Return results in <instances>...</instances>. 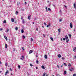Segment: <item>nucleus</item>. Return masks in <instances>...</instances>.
Wrapping results in <instances>:
<instances>
[{
    "instance_id": "f257e3e1",
    "label": "nucleus",
    "mask_w": 76,
    "mask_h": 76,
    "mask_svg": "<svg viewBox=\"0 0 76 76\" xmlns=\"http://www.w3.org/2000/svg\"><path fill=\"white\" fill-rule=\"evenodd\" d=\"M70 71H73L74 70V68H71V69H69Z\"/></svg>"
},
{
    "instance_id": "f03ea898",
    "label": "nucleus",
    "mask_w": 76,
    "mask_h": 76,
    "mask_svg": "<svg viewBox=\"0 0 76 76\" xmlns=\"http://www.w3.org/2000/svg\"><path fill=\"white\" fill-rule=\"evenodd\" d=\"M76 4L74 3V7L75 9V10H76Z\"/></svg>"
},
{
    "instance_id": "7ed1b4c3",
    "label": "nucleus",
    "mask_w": 76,
    "mask_h": 76,
    "mask_svg": "<svg viewBox=\"0 0 76 76\" xmlns=\"http://www.w3.org/2000/svg\"><path fill=\"white\" fill-rule=\"evenodd\" d=\"M70 27H71V28H73V26H72V23H70Z\"/></svg>"
},
{
    "instance_id": "20e7f679",
    "label": "nucleus",
    "mask_w": 76,
    "mask_h": 76,
    "mask_svg": "<svg viewBox=\"0 0 76 76\" xmlns=\"http://www.w3.org/2000/svg\"><path fill=\"white\" fill-rule=\"evenodd\" d=\"M31 15H29L28 17V19H29V20H30V19H31Z\"/></svg>"
},
{
    "instance_id": "39448f33",
    "label": "nucleus",
    "mask_w": 76,
    "mask_h": 76,
    "mask_svg": "<svg viewBox=\"0 0 76 76\" xmlns=\"http://www.w3.org/2000/svg\"><path fill=\"white\" fill-rule=\"evenodd\" d=\"M66 39V42L67 43H68L69 42V39Z\"/></svg>"
},
{
    "instance_id": "423d86ee",
    "label": "nucleus",
    "mask_w": 76,
    "mask_h": 76,
    "mask_svg": "<svg viewBox=\"0 0 76 76\" xmlns=\"http://www.w3.org/2000/svg\"><path fill=\"white\" fill-rule=\"evenodd\" d=\"M7 73H9V71L7 70V72H6L5 75L6 76V75H7Z\"/></svg>"
},
{
    "instance_id": "0eeeda50",
    "label": "nucleus",
    "mask_w": 76,
    "mask_h": 76,
    "mask_svg": "<svg viewBox=\"0 0 76 76\" xmlns=\"http://www.w3.org/2000/svg\"><path fill=\"white\" fill-rule=\"evenodd\" d=\"M32 52H33V50H30L29 52V54H31V53H32Z\"/></svg>"
},
{
    "instance_id": "6e6552de",
    "label": "nucleus",
    "mask_w": 76,
    "mask_h": 76,
    "mask_svg": "<svg viewBox=\"0 0 76 76\" xmlns=\"http://www.w3.org/2000/svg\"><path fill=\"white\" fill-rule=\"evenodd\" d=\"M76 47H75L73 49V51L75 52L76 51Z\"/></svg>"
},
{
    "instance_id": "1a4fd4ad",
    "label": "nucleus",
    "mask_w": 76,
    "mask_h": 76,
    "mask_svg": "<svg viewBox=\"0 0 76 76\" xmlns=\"http://www.w3.org/2000/svg\"><path fill=\"white\" fill-rule=\"evenodd\" d=\"M4 38L5 39L6 41H7V37H6L5 36H4Z\"/></svg>"
},
{
    "instance_id": "9d476101",
    "label": "nucleus",
    "mask_w": 76,
    "mask_h": 76,
    "mask_svg": "<svg viewBox=\"0 0 76 76\" xmlns=\"http://www.w3.org/2000/svg\"><path fill=\"white\" fill-rule=\"evenodd\" d=\"M45 58V59H47V56L46 55H45L44 56Z\"/></svg>"
},
{
    "instance_id": "9b49d317",
    "label": "nucleus",
    "mask_w": 76,
    "mask_h": 76,
    "mask_svg": "<svg viewBox=\"0 0 76 76\" xmlns=\"http://www.w3.org/2000/svg\"><path fill=\"white\" fill-rule=\"evenodd\" d=\"M58 57L59 58H60V57H61V55L59 54L58 55Z\"/></svg>"
},
{
    "instance_id": "f8f14e48",
    "label": "nucleus",
    "mask_w": 76,
    "mask_h": 76,
    "mask_svg": "<svg viewBox=\"0 0 76 76\" xmlns=\"http://www.w3.org/2000/svg\"><path fill=\"white\" fill-rule=\"evenodd\" d=\"M48 11H49V12H51V9H50V8H48Z\"/></svg>"
},
{
    "instance_id": "ddd939ff",
    "label": "nucleus",
    "mask_w": 76,
    "mask_h": 76,
    "mask_svg": "<svg viewBox=\"0 0 76 76\" xmlns=\"http://www.w3.org/2000/svg\"><path fill=\"white\" fill-rule=\"evenodd\" d=\"M5 48H7V44H5Z\"/></svg>"
},
{
    "instance_id": "4468645a",
    "label": "nucleus",
    "mask_w": 76,
    "mask_h": 76,
    "mask_svg": "<svg viewBox=\"0 0 76 76\" xmlns=\"http://www.w3.org/2000/svg\"><path fill=\"white\" fill-rule=\"evenodd\" d=\"M42 68L43 69H45V67H44V66H42Z\"/></svg>"
},
{
    "instance_id": "2eb2a0df",
    "label": "nucleus",
    "mask_w": 76,
    "mask_h": 76,
    "mask_svg": "<svg viewBox=\"0 0 76 76\" xmlns=\"http://www.w3.org/2000/svg\"><path fill=\"white\" fill-rule=\"evenodd\" d=\"M20 2H17V5L18 6H19V5H20Z\"/></svg>"
},
{
    "instance_id": "dca6fc26",
    "label": "nucleus",
    "mask_w": 76,
    "mask_h": 76,
    "mask_svg": "<svg viewBox=\"0 0 76 76\" xmlns=\"http://www.w3.org/2000/svg\"><path fill=\"white\" fill-rule=\"evenodd\" d=\"M65 39H68V37H67V35H66V36H65Z\"/></svg>"
},
{
    "instance_id": "f3484780",
    "label": "nucleus",
    "mask_w": 76,
    "mask_h": 76,
    "mask_svg": "<svg viewBox=\"0 0 76 76\" xmlns=\"http://www.w3.org/2000/svg\"><path fill=\"white\" fill-rule=\"evenodd\" d=\"M22 22L23 23H25V21H24V20L23 19L22 20Z\"/></svg>"
},
{
    "instance_id": "a211bd4d",
    "label": "nucleus",
    "mask_w": 76,
    "mask_h": 76,
    "mask_svg": "<svg viewBox=\"0 0 76 76\" xmlns=\"http://www.w3.org/2000/svg\"><path fill=\"white\" fill-rule=\"evenodd\" d=\"M11 20H12V22H14V19L12 18L11 19Z\"/></svg>"
},
{
    "instance_id": "6ab92c4d",
    "label": "nucleus",
    "mask_w": 76,
    "mask_h": 76,
    "mask_svg": "<svg viewBox=\"0 0 76 76\" xmlns=\"http://www.w3.org/2000/svg\"><path fill=\"white\" fill-rule=\"evenodd\" d=\"M46 74V73L45 72H44L43 73V75L42 76H45V75Z\"/></svg>"
},
{
    "instance_id": "aec40b11",
    "label": "nucleus",
    "mask_w": 76,
    "mask_h": 76,
    "mask_svg": "<svg viewBox=\"0 0 76 76\" xmlns=\"http://www.w3.org/2000/svg\"><path fill=\"white\" fill-rule=\"evenodd\" d=\"M66 70H65L64 71V75H66Z\"/></svg>"
},
{
    "instance_id": "412c9836",
    "label": "nucleus",
    "mask_w": 76,
    "mask_h": 76,
    "mask_svg": "<svg viewBox=\"0 0 76 76\" xmlns=\"http://www.w3.org/2000/svg\"><path fill=\"white\" fill-rule=\"evenodd\" d=\"M61 28H59L58 29V32H61Z\"/></svg>"
},
{
    "instance_id": "4be33fe9",
    "label": "nucleus",
    "mask_w": 76,
    "mask_h": 76,
    "mask_svg": "<svg viewBox=\"0 0 76 76\" xmlns=\"http://www.w3.org/2000/svg\"><path fill=\"white\" fill-rule=\"evenodd\" d=\"M62 60H65V58L62 57L61 58Z\"/></svg>"
},
{
    "instance_id": "5701e85b",
    "label": "nucleus",
    "mask_w": 76,
    "mask_h": 76,
    "mask_svg": "<svg viewBox=\"0 0 76 76\" xmlns=\"http://www.w3.org/2000/svg\"><path fill=\"white\" fill-rule=\"evenodd\" d=\"M23 39H24L25 38V36L24 35H23Z\"/></svg>"
},
{
    "instance_id": "b1692460",
    "label": "nucleus",
    "mask_w": 76,
    "mask_h": 76,
    "mask_svg": "<svg viewBox=\"0 0 76 76\" xmlns=\"http://www.w3.org/2000/svg\"><path fill=\"white\" fill-rule=\"evenodd\" d=\"M59 13H60V14H61V13H62L61 10H60Z\"/></svg>"
},
{
    "instance_id": "393cba45",
    "label": "nucleus",
    "mask_w": 76,
    "mask_h": 76,
    "mask_svg": "<svg viewBox=\"0 0 76 76\" xmlns=\"http://www.w3.org/2000/svg\"><path fill=\"white\" fill-rule=\"evenodd\" d=\"M45 9L46 10V12H48V9H47V7H45Z\"/></svg>"
},
{
    "instance_id": "a878e982",
    "label": "nucleus",
    "mask_w": 76,
    "mask_h": 76,
    "mask_svg": "<svg viewBox=\"0 0 76 76\" xmlns=\"http://www.w3.org/2000/svg\"><path fill=\"white\" fill-rule=\"evenodd\" d=\"M38 60H36V63H38Z\"/></svg>"
},
{
    "instance_id": "bb28decb",
    "label": "nucleus",
    "mask_w": 76,
    "mask_h": 76,
    "mask_svg": "<svg viewBox=\"0 0 76 76\" xmlns=\"http://www.w3.org/2000/svg\"><path fill=\"white\" fill-rule=\"evenodd\" d=\"M33 39H32V38H31V42H32V41H33Z\"/></svg>"
},
{
    "instance_id": "cd10ccee",
    "label": "nucleus",
    "mask_w": 76,
    "mask_h": 76,
    "mask_svg": "<svg viewBox=\"0 0 76 76\" xmlns=\"http://www.w3.org/2000/svg\"><path fill=\"white\" fill-rule=\"evenodd\" d=\"M50 39H51L52 41H53V37H51Z\"/></svg>"
},
{
    "instance_id": "c85d7f7f",
    "label": "nucleus",
    "mask_w": 76,
    "mask_h": 76,
    "mask_svg": "<svg viewBox=\"0 0 76 76\" xmlns=\"http://www.w3.org/2000/svg\"><path fill=\"white\" fill-rule=\"evenodd\" d=\"M3 23H6V20L4 21Z\"/></svg>"
},
{
    "instance_id": "c756f323",
    "label": "nucleus",
    "mask_w": 76,
    "mask_h": 76,
    "mask_svg": "<svg viewBox=\"0 0 76 76\" xmlns=\"http://www.w3.org/2000/svg\"><path fill=\"white\" fill-rule=\"evenodd\" d=\"M64 66H67V65H66V63H64Z\"/></svg>"
},
{
    "instance_id": "7c9ffc66",
    "label": "nucleus",
    "mask_w": 76,
    "mask_h": 76,
    "mask_svg": "<svg viewBox=\"0 0 76 76\" xmlns=\"http://www.w3.org/2000/svg\"><path fill=\"white\" fill-rule=\"evenodd\" d=\"M68 66L69 67H70V66H71V64H69Z\"/></svg>"
},
{
    "instance_id": "2f4dec72",
    "label": "nucleus",
    "mask_w": 76,
    "mask_h": 76,
    "mask_svg": "<svg viewBox=\"0 0 76 76\" xmlns=\"http://www.w3.org/2000/svg\"><path fill=\"white\" fill-rule=\"evenodd\" d=\"M23 32H24V31H23V30H21V33H23Z\"/></svg>"
},
{
    "instance_id": "473e14b6",
    "label": "nucleus",
    "mask_w": 76,
    "mask_h": 76,
    "mask_svg": "<svg viewBox=\"0 0 76 76\" xmlns=\"http://www.w3.org/2000/svg\"><path fill=\"white\" fill-rule=\"evenodd\" d=\"M69 38H71V34H69Z\"/></svg>"
},
{
    "instance_id": "72a5a7b5",
    "label": "nucleus",
    "mask_w": 76,
    "mask_h": 76,
    "mask_svg": "<svg viewBox=\"0 0 76 76\" xmlns=\"http://www.w3.org/2000/svg\"><path fill=\"white\" fill-rule=\"evenodd\" d=\"M59 22H61L62 21V20L61 19H60L59 20Z\"/></svg>"
},
{
    "instance_id": "f704fd0d",
    "label": "nucleus",
    "mask_w": 76,
    "mask_h": 76,
    "mask_svg": "<svg viewBox=\"0 0 76 76\" xmlns=\"http://www.w3.org/2000/svg\"><path fill=\"white\" fill-rule=\"evenodd\" d=\"M48 25H49V26H51V23H49Z\"/></svg>"
},
{
    "instance_id": "c9c22d12",
    "label": "nucleus",
    "mask_w": 76,
    "mask_h": 76,
    "mask_svg": "<svg viewBox=\"0 0 76 76\" xmlns=\"http://www.w3.org/2000/svg\"><path fill=\"white\" fill-rule=\"evenodd\" d=\"M5 66L6 67H7V63H6L5 64Z\"/></svg>"
},
{
    "instance_id": "e433bc0d",
    "label": "nucleus",
    "mask_w": 76,
    "mask_h": 76,
    "mask_svg": "<svg viewBox=\"0 0 76 76\" xmlns=\"http://www.w3.org/2000/svg\"><path fill=\"white\" fill-rule=\"evenodd\" d=\"M18 69H20V65L18 66Z\"/></svg>"
},
{
    "instance_id": "4c0bfd02",
    "label": "nucleus",
    "mask_w": 76,
    "mask_h": 76,
    "mask_svg": "<svg viewBox=\"0 0 76 76\" xmlns=\"http://www.w3.org/2000/svg\"><path fill=\"white\" fill-rule=\"evenodd\" d=\"M30 64V66H31V67H32V66H33V65H32V64Z\"/></svg>"
},
{
    "instance_id": "58836bf2",
    "label": "nucleus",
    "mask_w": 76,
    "mask_h": 76,
    "mask_svg": "<svg viewBox=\"0 0 76 76\" xmlns=\"http://www.w3.org/2000/svg\"><path fill=\"white\" fill-rule=\"evenodd\" d=\"M18 29V27H16L15 28V30H16V31H17Z\"/></svg>"
},
{
    "instance_id": "ea45409f",
    "label": "nucleus",
    "mask_w": 76,
    "mask_h": 76,
    "mask_svg": "<svg viewBox=\"0 0 76 76\" xmlns=\"http://www.w3.org/2000/svg\"><path fill=\"white\" fill-rule=\"evenodd\" d=\"M62 39L63 40V41H65V39H65V38H63Z\"/></svg>"
},
{
    "instance_id": "a19ab883",
    "label": "nucleus",
    "mask_w": 76,
    "mask_h": 76,
    "mask_svg": "<svg viewBox=\"0 0 76 76\" xmlns=\"http://www.w3.org/2000/svg\"><path fill=\"white\" fill-rule=\"evenodd\" d=\"M18 12L16 11V13H15V14H18Z\"/></svg>"
},
{
    "instance_id": "79ce46f5",
    "label": "nucleus",
    "mask_w": 76,
    "mask_h": 76,
    "mask_svg": "<svg viewBox=\"0 0 76 76\" xmlns=\"http://www.w3.org/2000/svg\"><path fill=\"white\" fill-rule=\"evenodd\" d=\"M75 30H76V28H74V32H75Z\"/></svg>"
},
{
    "instance_id": "37998d69",
    "label": "nucleus",
    "mask_w": 76,
    "mask_h": 76,
    "mask_svg": "<svg viewBox=\"0 0 76 76\" xmlns=\"http://www.w3.org/2000/svg\"><path fill=\"white\" fill-rule=\"evenodd\" d=\"M10 70L11 71H12V68H10Z\"/></svg>"
},
{
    "instance_id": "c03bdc74",
    "label": "nucleus",
    "mask_w": 76,
    "mask_h": 76,
    "mask_svg": "<svg viewBox=\"0 0 76 76\" xmlns=\"http://www.w3.org/2000/svg\"><path fill=\"white\" fill-rule=\"evenodd\" d=\"M9 29H8L7 30H6V31H7V32H8V31H9Z\"/></svg>"
},
{
    "instance_id": "a18cd8bd",
    "label": "nucleus",
    "mask_w": 76,
    "mask_h": 76,
    "mask_svg": "<svg viewBox=\"0 0 76 76\" xmlns=\"http://www.w3.org/2000/svg\"><path fill=\"white\" fill-rule=\"evenodd\" d=\"M36 31H38V28H36Z\"/></svg>"
},
{
    "instance_id": "49530a36",
    "label": "nucleus",
    "mask_w": 76,
    "mask_h": 76,
    "mask_svg": "<svg viewBox=\"0 0 76 76\" xmlns=\"http://www.w3.org/2000/svg\"><path fill=\"white\" fill-rule=\"evenodd\" d=\"M15 50H16V49H15V48L13 49V51H15Z\"/></svg>"
},
{
    "instance_id": "de8ad7c7",
    "label": "nucleus",
    "mask_w": 76,
    "mask_h": 76,
    "mask_svg": "<svg viewBox=\"0 0 76 76\" xmlns=\"http://www.w3.org/2000/svg\"><path fill=\"white\" fill-rule=\"evenodd\" d=\"M22 50H25L24 48H22Z\"/></svg>"
},
{
    "instance_id": "09e8293b",
    "label": "nucleus",
    "mask_w": 76,
    "mask_h": 76,
    "mask_svg": "<svg viewBox=\"0 0 76 76\" xmlns=\"http://www.w3.org/2000/svg\"><path fill=\"white\" fill-rule=\"evenodd\" d=\"M73 76H76V74H73Z\"/></svg>"
},
{
    "instance_id": "8fccbe9b",
    "label": "nucleus",
    "mask_w": 76,
    "mask_h": 76,
    "mask_svg": "<svg viewBox=\"0 0 76 76\" xmlns=\"http://www.w3.org/2000/svg\"><path fill=\"white\" fill-rule=\"evenodd\" d=\"M53 6L54 7H55V5L54 4H53Z\"/></svg>"
},
{
    "instance_id": "3c124183",
    "label": "nucleus",
    "mask_w": 76,
    "mask_h": 76,
    "mask_svg": "<svg viewBox=\"0 0 76 76\" xmlns=\"http://www.w3.org/2000/svg\"><path fill=\"white\" fill-rule=\"evenodd\" d=\"M44 24L45 25H46V23L45 22L44 23Z\"/></svg>"
},
{
    "instance_id": "603ef678",
    "label": "nucleus",
    "mask_w": 76,
    "mask_h": 76,
    "mask_svg": "<svg viewBox=\"0 0 76 76\" xmlns=\"http://www.w3.org/2000/svg\"><path fill=\"white\" fill-rule=\"evenodd\" d=\"M64 7H66H66H67V6H66V5H64Z\"/></svg>"
},
{
    "instance_id": "864d4df0",
    "label": "nucleus",
    "mask_w": 76,
    "mask_h": 76,
    "mask_svg": "<svg viewBox=\"0 0 76 76\" xmlns=\"http://www.w3.org/2000/svg\"><path fill=\"white\" fill-rule=\"evenodd\" d=\"M22 57L23 58H25V57H24V56H22Z\"/></svg>"
},
{
    "instance_id": "5fc2aeb1",
    "label": "nucleus",
    "mask_w": 76,
    "mask_h": 76,
    "mask_svg": "<svg viewBox=\"0 0 76 76\" xmlns=\"http://www.w3.org/2000/svg\"><path fill=\"white\" fill-rule=\"evenodd\" d=\"M2 64V63H1V62L0 61V64Z\"/></svg>"
},
{
    "instance_id": "6e6d98bb",
    "label": "nucleus",
    "mask_w": 76,
    "mask_h": 76,
    "mask_svg": "<svg viewBox=\"0 0 76 76\" xmlns=\"http://www.w3.org/2000/svg\"><path fill=\"white\" fill-rule=\"evenodd\" d=\"M43 37H45V35H44V34H43Z\"/></svg>"
},
{
    "instance_id": "4d7b16f0",
    "label": "nucleus",
    "mask_w": 76,
    "mask_h": 76,
    "mask_svg": "<svg viewBox=\"0 0 76 76\" xmlns=\"http://www.w3.org/2000/svg\"><path fill=\"white\" fill-rule=\"evenodd\" d=\"M59 76V74H57L56 75V76Z\"/></svg>"
},
{
    "instance_id": "13d9d810",
    "label": "nucleus",
    "mask_w": 76,
    "mask_h": 76,
    "mask_svg": "<svg viewBox=\"0 0 76 76\" xmlns=\"http://www.w3.org/2000/svg\"><path fill=\"white\" fill-rule=\"evenodd\" d=\"M25 4H26L27 3L26 2H25Z\"/></svg>"
},
{
    "instance_id": "bf43d9fd",
    "label": "nucleus",
    "mask_w": 76,
    "mask_h": 76,
    "mask_svg": "<svg viewBox=\"0 0 76 76\" xmlns=\"http://www.w3.org/2000/svg\"><path fill=\"white\" fill-rule=\"evenodd\" d=\"M36 69H38V67H36Z\"/></svg>"
},
{
    "instance_id": "052dcab7",
    "label": "nucleus",
    "mask_w": 76,
    "mask_h": 76,
    "mask_svg": "<svg viewBox=\"0 0 76 76\" xmlns=\"http://www.w3.org/2000/svg\"><path fill=\"white\" fill-rule=\"evenodd\" d=\"M60 33L58 32V35H60Z\"/></svg>"
},
{
    "instance_id": "680f3d73",
    "label": "nucleus",
    "mask_w": 76,
    "mask_h": 76,
    "mask_svg": "<svg viewBox=\"0 0 76 76\" xmlns=\"http://www.w3.org/2000/svg\"><path fill=\"white\" fill-rule=\"evenodd\" d=\"M20 58V59H21V60H23V58Z\"/></svg>"
},
{
    "instance_id": "e2e57ef3",
    "label": "nucleus",
    "mask_w": 76,
    "mask_h": 76,
    "mask_svg": "<svg viewBox=\"0 0 76 76\" xmlns=\"http://www.w3.org/2000/svg\"><path fill=\"white\" fill-rule=\"evenodd\" d=\"M49 26V25H47V27H48Z\"/></svg>"
},
{
    "instance_id": "0e129e2a",
    "label": "nucleus",
    "mask_w": 76,
    "mask_h": 76,
    "mask_svg": "<svg viewBox=\"0 0 76 76\" xmlns=\"http://www.w3.org/2000/svg\"><path fill=\"white\" fill-rule=\"evenodd\" d=\"M0 31H2V28H0Z\"/></svg>"
},
{
    "instance_id": "69168bd1",
    "label": "nucleus",
    "mask_w": 76,
    "mask_h": 76,
    "mask_svg": "<svg viewBox=\"0 0 76 76\" xmlns=\"http://www.w3.org/2000/svg\"><path fill=\"white\" fill-rule=\"evenodd\" d=\"M74 57H75V58H76V56H75Z\"/></svg>"
},
{
    "instance_id": "338daca9",
    "label": "nucleus",
    "mask_w": 76,
    "mask_h": 76,
    "mask_svg": "<svg viewBox=\"0 0 76 76\" xmlns=\"http://www.w3.org/2000/svg\"><path fill=\"white\" fill-rule=\"evenodd\" d=\"M63 65H62L61 66V67H63Z\"/></svg>"
},
{
    "instance_id": "774afa93",
    "label": "nucleus",
    "mask_w": 76,
    "mask_h": 76,
    "mask_svg": "<svg viewBox=\"0 0 76 76\" xmlns=\"http://www.w3.org/2000/svg\"><path fill=\"white\" fill-rule=\"evenodd\" d=\"M36 57H38V55H36Z\"/></svg>"
}]
</instances>
